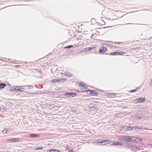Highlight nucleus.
<instances>
[{"label": "nucleus", "mask_w": 152, "mask_h": 152, "mask_svg": "<svg viewBox=\"0 0 152 152\" xmlns=\"http://www.w3.org/2000/svg\"><path fill=\"white\" fill-rule=\"evenodd\" d=\"M120 140L121 145L124 144V145H127L128 147L131 143H136L140 142L142 140L141 139L137 138L134 136H121L118 137Z\"/></svg>", "instance_id": "f257e3e1"}, {"label": "nucleus", "mask_w": 152, "mask_h": 152, "mask_svg": "<svg viewBox=\"0 0 152 152\" xmlns=\"http://www.w3.org/2000/svg\"><path fill=\"white\" fill-rule=\"evenodd\" d=\"M103 142L106 143H109L110 142V140H104L102 141L99 142L98 143H102ZM111 145H121V143L120 142H111Z\"/></svg>", "instance_id": "f03ea898"}, {"label": "nucleus", "mask_w": 152, "mask_h": 152, "mask_svg": "<svg viewBox=\"0 0 152 152\" xmlns=\"http://www.w3.org/2000/svg\"><path fill=\"white\" fill-rule=\"evenodd\" d=\"M132 143H131V144L129 145L130 147L131 148V149L132 151H136L137 150H140L141 148L139 145L137 144L132 145Z\"/></svg>", "instance_id": "7ed1b4c3"}, {"label": "nucleus", "mask_w": 152, "mask_h": 152, "mask_svg": "<svg viewBox=\"0 0 152 152\" xmlns=\"http://www.w3.org/2000/svg\"><path fill=\"white\" fill-rule=\"evenodd\" d=\"M145 101V98H138L135 99L134 102L137 103H140L142 102L144 103Z\"/></svg>", "instance_id": "20e7f679"}, {"label": "nucleus", "mask_w": 152, "mask_h": 152, "mask_svg": "<svg viewBox=\"0 0 152 152\" xmlns=\"http://www.w3.org/2000/svg\"><path fill=\"white\" fill-rule=\"evenodd\" d=\"M20 141V139L18 138H12L7 140L8 142H18Z\"/></svg>", "instance_id": "39448f33"}, {"label": "nucleus", "mask_w": 152, "mask_h": 152, "mask_svg": "<svg viewBox=\"0 0 152 152\" xmlns=\"http://www.w3.org/2000/svg\"><path fill=\"white\" fill-rule=\"evenodd\" d=\"M134 127L129 126H125V131H131L134 130Z\"/></svg>", "instance_id": "423d86ee"}, {"label": "nucleus", "mask_w": 152, "mask_h": 152, "mask_svg": "<svg viewBox=\"0 0 152 152\" xmlns=\"http://www.w3.org/2000/svg\"><path fill=\"white\" fill-rule=\"evenodd\" d=\"M66 79H63V78L57 79H54L52 80L51 82H54V83H56V82H61L62 81H66Z\"/></svg>", "instance_id": "0eeeda50"}, {"label": "nucleus", "mask_w": 152, "mask_h": 152, "mask_svg": "<svg viewBox=\"0 0 152 152\" xmlns=\"http://www.w3.org/2000/svg\"><path fill=\"white\" fill-rule=\"evenodd\" d=\"M107 50V49L106 47L102 46L100 48V49L99 50V52L100 53H104Z\"/></svg>", "instance_id": "6e6552de"}, {"label": "nucleus", "mask_w": 152, "mask_h": 152, "mask_svg": "<svg viewBox=\"0 0 152 152\" xmlns=\"http://www.w3.org/2000/svg\"><path fill=\"white\" fill-rule=\"evenodd\" d=\"M85 91L87 92H90V93L91 94H93L94 96H96L98 95V93L97 92L93 90H88Z\"/></svg>", "instance_id": "1a4fd4ad"}, {"label": "nucleus", "mask_w": 152, "mask_h": 152, "mask_svg": "<svg viewBox=\"0 0 152 152\" xmlns=\"http://www.w3.org/2000/svg\"><path fill=\"white\" fill-rule=\"evenodd\" d=\"M39 137V135L37 134H29V137L31 138L38 137Z\"/></svg>", "instance_id": "9d476101"}, {"label": "nucleus", "mask_w": 152, "mask_h": 152, "mask_svg": "<svg viewBox=\"0 0 152 152\" xmlns=\"http://www.w3.org/2000/svg\"><path fill=\"white\" fill-rule=\"evenodd\" d=\"M47 152H60V151L56 149H51L47 151Z\"/></svg>", "instance_id": "9b49d317"}, {"label": "nucleus", "mask_w": 152, "mask_h": 152, "mask_svg": "<svg viewBox=\"0 0 152 152\" xmlns=\"http://www.w3.org/2000/svg\"><path fill=\"white\" fill-rule=\"evenodd\" d=\"M20 86H17L14 88L13 90L16 91V92H17L18 91H20Z\"/></svg>", "instance_id": "f8f14e48"}, {"label": "nucleus", "mask_w": 152, "mask_h": 152, "mask_svg": "<svg viewBox=\"0 0 152 152\" xmlns=\"http://www.w3.org/2000/svg\"><path fill=\"white\" fill-rule=\"evenodd\" d=\"M64 75L66 76H68V77H71L72 76V74H71L69 73L68 72H64Z\"/></svg>", "instance_id": "ddd939ff"}, {"label": "nucleus", "mask_w": 152, "mask_h": 152, "mask_svg": "<svg viewBox=\"0 0 152 152\" xmlns=\"http://www.w3.org/2000/svg\"><path fill=\"white\" fill-rule=\"evenodd\" d=\"M70 95H71V92H66L64 94V96L67 97L69 98L70 96Z\"/></svg>", "instance_id": "4468645a"}, {"label": "nucleus", "mask_w": 152, "mask_h": 152, "mask_svg": "<svg viewBox=\"0 0 152 152\" xmlns=\"http://www.w3.org/2000/svg\"><path fill=\"white\" fill-rule=\"evenodd\" d=\"M95 48V47H88V48H85V49H86V50H88L90 51V50H92L94 49ZM83 50H84V49Z\"/></svg>", "instance_id": "2eb2a0df"}, {"label": "nucleus", "mask_w": 152, "mask_h": 152, "mask_svg": "<svg viewBox=\"0 0 152 152\" xmlns=\"http://www.w3.org/2000/svg\"><path fill=\"white\" fill-rule=\"evenodd\" d=\"M6 86V84L3 83H0V89L4 88Z\"/></svg>", "instance_id": "dca6fc26"}, {"label": "nucleus", "mask_w": 152, "mask_h": 152, "mask_svg": "<svg viewBox=\"0 0 152 152\" xmlns=\"http://www.w3.org/2000/svg\"><path fill=\"white\" fill-rule=\"evenodd\" d=\"M126 114H127L126 112H123V113H119L117 115H118V116H120L121 117H122V115H126Z\"/></svg>", "instance_id": "f3484780"}, {"label": "nucleus", "mask_w": 152, "mask_h": 152, "mask_svg": "<svg viewBox=\"0 0 152 152\" xmlns=\"http://www.w3.org/2000/svg\"><path fill=\"white\" fill-rule=\"evenodd\" d=\"M143 129L142 128L140 127L139 126H136L135 127H134V131H135L136 130L137 131H139L142 129Z\"/></svg>", "instance_id": "a211bd4d"}, {"label": "nucleus", "mask_w": 152, "mask_h": 152, "mask_svg": "<svg viewBox=\"0 0 152 152\" xmlns=\"http://www.w3.org/2000/svg\"><path fill=\"white\" fill-rule=\"evenodd\" d=\"M7 129L6 128H4V129L2 132V133L3 134H6L7 133Z\"/></svg>", "instance_id": "6ab92c4d"}, {"label": "nucleus", "mask_w": 152, "mask_h": 152, "mask_svg": "<svg viewBox=\"0 0 152 152\" xmlns=\"http://www.w3.org/2000/svg\"><path fill=\"white\" fill-rule=\"evenodd\" d=\"M125 126H121L120 128V130L121 131H125Z\"/></svg>", "instance_id": "aec40b11"}, {"label": "nucleus", "mask_w": 152, "mask_h": 152, "mask_svg": "<svg viewBox=\"0 0 152 152\" xmlns=\"http://www.w3.org/2000/svg\"><path fill=\"white\" fill-rule=\"evenodd\" d=\"M118 51H115V52H113L109 54L110 55H117L118 54Z\"/></svg>", "instance_id": "412c9836"}, {"label": "nucleus", "mask_w": 152, "mask_h": 152, "mask_svg": "<svg viewBox=\"0 0 152 152\" xmlns=\"http://www.w3.org/2000/svg\"><path fill=\"white\" fill-rule=\"evenodd\" d=\"M71 94L70 96H71V97H74L75 96H76L77 95V93H75L71 92Z\"/></svg>", "instance_id": "4be33fe9"}, {"label": "nucleus", "mask_w": 152, "mask_h": 152, "mask_svg": "<svg viewBox=\"0 0 152 152\" xmlns=\"http://www.w3.org/2000/svg\"><path fill=\"white\" fill-rule=\"evenodd\" d=\"M45 94H49V95H52L53 94V93L50 91H46L45 92Z\"/></svg>", "instance_id": "5701e85b"}, {"label": "nucleus", "mask_w": 152, "mask_h": 152, "mask_svg": "<svg viewBox=\"0 0 152 152\" xmlns=\"http://www.w3.org/2000/svg\"><path fill=\"white\" fill-rule=\"evenodd\" d=\"M150 80L151 82L149 83L150 87L152 88V78L150 79Z\"/></svg>", "instance_id": "b1692460"}, {"label": "nucleus", "mask_w": 152, "mask_h": 152, "mask_svg": "<svg viewBox=\"0 0 152 152\" xmlns=\"http://www.w3.org/2000/svg\"><path fill=\"white\" fill-rule=\"evenodd\" d=\"M73 47V45H69L65 47L64 48L65 49H68L71 48Z\"/></svg>", "instance_id": "393cba45"}, {"label": "nucleus", "mask_w": 152, "mask_h": 152, "mask_svg": "<svg viewBox=\"0 0 152 152\" xmlns=\"http://www.w3.org/2000/svg\"><path fill=\"white\" fill-rule=\"evenodd\" d=\"M118 55H123L124 54V52L122 51L121 52H118Z\"/></svg>", "instance_id": "a878e982"}, {"label": "nucleus", "mask_w": 152, "mask_h": 152, "mask_svg": "<svg viewBox=\"0 0 152 152\" xmlns=\"http://www.w3.org/2000/svg\"><path fill=\"white\" fill-rule=\"evenodd\" d=\"M137 89H138V88H136L135 89L130 91L129 92L130 93H132V92H136V91H137Z\"/></svg>", "instance_id": "bb28decb"}, {"label": "nucleus", "mask_w": 152, "mask_h": 152, "mask_svg": "<svg viewBox=\"0 0 152 152\" xmlns=\"http://www.w3.org/2000/svg\"><path fill=\"white\" fill-rule=\"evenodd\" d=\"M6 110V109L5 108H0V112H3L5 110Z\"/></svg>", "instance_id": "cd10ccee"}, {"label": "nucleus", "mask_w": 152, "mask_h": 152, "mask_svg": "<svg viewBox=\"0 0 152 152\" xmlns=\"http://www.w3.org/2000/svg\"><path fill=\"white\" fill-rule=\"evenodd\" d=\"M25 89L23 88L22 87H21L20 88V91L22 92H24Z\"/></svg>", "instance_id": "c85d7f7f"}, {"label": "nucleus", "mask_w": 152, "mask_h": 152, "mask_svg": "<svg viewBox=\"0 0 152 152\" xmlns=\"http://www.w3.org/2000/svg\"><path fill=\"white\" fill-rule=\"evenodd\" d=\"M109 95L111 97H113L115 96V94L114 93H110L109 94Z\"/></svg>", "instance_id": "c756f323"}, {"label": "nucleus", "mask_w": 152, "mask_h": 152, "mask_svg": "<svg viewBox=\"0 0 152 152\" xmlns=\"http://www.w3.org/2000/svg\"><path fill=\"white\" fill-rule=\"evenodd\" d=\"M79 86H80L81 87H84V83H80V84L79 85Z\"/></svg>", "instance_id": "7c9ffc66"}, {"label": "nucleus", "mask_w": 152, "mask_h": 152, "mask_svg": "<svg viewBox=\"0 0 152 152\" xmlns=\"http://www.w3.org/2000/svg\"><path fill=\"white\" fill-rule=\"evenodd\" d=\"M43 148L42 147H40L39 148H35V149L36 150H39L40 149H43Z\"/></svg>", "instance_id": "2f4dec72"}, {"label": "nucleus", "mask_w": 152, "mask_h": 152, "mask_svg": "<svg viewBox=\"0 0 152 152\" xmlns=\"http://www.w3.org/2000/svg\"><path fill=\"white\" fill-rule=\"evenodd\" d=\"M114 43H116V44H119L121 43V42H115Z\"/></svg>", "instance_id": "473e14b6"}, {"label": "nucleus", "mask_w": 152, "mask_h": 152, "mask_svg": "<svg viewBox=\"0 0 152 152\" xmlns=\"http://www.w3.org/2000/svg\"><path fill=\"white\" fill-rule=\"evenodd\" d=\"M87 88V86H85V85H84V87H83V88H86V89Z\"/></svg>", "instance_id": "72a5a7b5"}, {"label": "nucleus", "mask_w": 152, "mask_h": 152, "mask_svg": "<svg viewBox=\"0 0 152 152\" xmlns=\"http://www.w3.org/2000/svg\"><path fill=\"white\" fill-rule=\"evenodd\" d=\"M28 88H32V87L31 86H28Z\"/></svg>", "instance_id": "f704fd0d"}, {"label": "nucleus", "mask_w": 152, "mask_h": 152, "mask_svg": "<svg viewBox=\"0 0 152 152\" xmlns=\"http://www.w3.org/2000/svg\"><path fill=\"white\" fill-rule=\"evenodd\" d=\"M149 146L152 148V144H150L149 145Z\"/></svg>", "instance_id": "c9c22d12"}, {"label": "nucleus", "mask_w": 152, "mask_h": 152, "mask_svg": "<svg viewBox=\"0 0 152 152\" xmlns=\"http://www.w3.org/2000/svg\"><path fill=\"white\" fill-rule=\"evenodd\" d=\"M132 24V23H129L125 24L126 25V24Z\"/></svg>", "instance_id": "e433bc0d"}, {"label": "nucleus", "mask_w": 152, "mask_h": 152, "mask_svg": "<svg viewBox=\"0 0 152 152\" xmlns=\"http://www.w3.org/2000/svg\"><path fill=\"white\" fill-rule=\"evenodd\" d=\"M16 66V67H19V66H18V65H17V66Z\"/></svg>", "instance_id": "4c0bfd02"}, {"label": "nucleus", "mask_w": 152, "mask_h": 152, "mask_svg": "<svg viewBox=\"0 0 152 152\" xmlns=\"http://www.w3.org/2000/svg\"><path fill=\"white\" fill-rule=\"evenodd\" d=\"M94 20V19L93 18L92 19H91V21H92V20Z\"/></svg>", "instance_id": "58836bf2"}, {"label": "nucleus", "mask_w": 152, "mask_h": 152, "mask_svg": "<svg viewBox=\"0 0 152 152\" xmlns=\"http://www.w3.org/2000/svg\"><path fill=\"white\" fill-rule=\"evenodd\" d=\"M124 108H126L127 107H124Z\"/></svg>", "instance_id": "ea45409f"}, {"label": "nucleus", "mask_w": 152, "mask_h": 152, "mask_svg": "<svg viewBox=\"0 0 152 152\" xmlns=\"http://www.w3.org/2000/svg\"><path fill=\"white\" fill-rule=\"evenodd\" d=\"M87 93H88V94H89V93H90V92H87Z\"/></svg>", "instance_id": "a19ab883"}, {"label": "nucleus", "mask_w": 152, "mask_h": 152, "mask_svg": "<svg viewBox=\"0 0 152 152\" xmlns=\"http://www.w3.org/2000/svg\"><path fill=\"white\" fill-rule=\"evenodd\" d=\"M91 37V38H92V36Z\"/></svg>", "instance_id": "79ce46f5"}]
</instances>
